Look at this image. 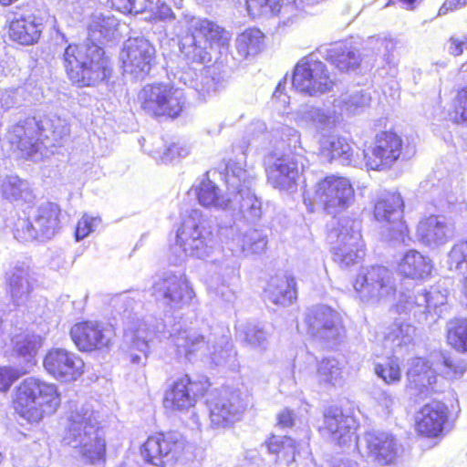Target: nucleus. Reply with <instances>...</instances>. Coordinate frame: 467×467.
Here are the masks:
<instances>
[{"label": "nucleus", "mask_w": 467, "mask_h": 467, "mask_svg": "<svg viewBox=\"0 0 467 467\" xmlns=\"http://www.w3.org/2000/svg\"><path fill=\"white\" fill-rule=\"evenodd\" d=\"M69 135L66 119L56 115L26 118L13 125L7 132V140L26 158L43 155L42 149L60 146Z\"/></svg>", "instance_id": "nucleus-1"}, {"label": "nucleus", "mask_w": 467, "mask_h": 467, "mask_svg": "<svg viewBox=\"0 0 467 467\" xmlns=\"http://www.w3.org/2000/svg\"><path fill=\"white\" fill-rule=\"evenodd\" d=\"M241 148L242 156L224 164V181L231 194V206L225 212V216L230 215L231 219L223 221L232 223L236 222L239 224L244 220L248 223H254L263 213L262 201L254 190L255 178L244 169V146Z\"/></svg>", "instance_id": "nucleus-2"}, {"label": "nucleus", "mask_w": 467, "mask_h": 467, "mask_svg": "<svg viewBox=\"0 0 467 467\" xmlns=\"http://www.w3.org/2000/svg\"><path fill=\"white\" fill-rule=\"evenodd\" d=\"M61 60L67 78L79 88L98 86L111 75L103 47L95 43L68 44Z\"/></svg>", "instance_id": "nucleus-3"}, {"label": "nucleus", "mask_w": 467, "mask_h": 467, "mask_svg": "<svg viewBox=\"0 0 467 467\" xmlns=\"http://www.w3.org/2000/svg\"><path fill=\"white\" fill-rule=\"evenodd\" d=\"M114 303L121 304L123 314L127 318H131V325L125 329L124 339L130 344L131 349L138 350L143 357L131 354L132 364L146 365L149 355L150 345L154 338L165 337V324L162 320L154 318L151 316L140 319L138 310L142 308L141 295L140 292H130L119 295L114 299Z\"/></svg>", "instance_id": "nucleus-4"}, {"label": "nucleus", "mask_w": 467, "mask_h": 467, "mask_svg": "<svg viewBox=\"0 0 467 467\" xmlns=\"http://www.w3.org/2000/svg\"><path fill=\"white\" fill-rule=\"evenodd\" d=\"M63 441L73 448H79L82 457L90 462L99 461L105 455L106 443L98 415L88 404L77 407L71 412Z\"/></svg>", "instance_id": "nucleus-5"}, {"label": "nucleus", "mask_w": 467, "mask_h": 467, "mask_svg": "<svg viewBox=\"0 0 467 467\" xmlns=\"http://www.w3.org/2000/svg\"><path fill=\"white\" fill-rule=\"evenodd\" d=\"M223 27L207 18H192L189 33L182 39L180 51L188 64L206 65L212 61L214 45L223 47L228 37Z\"/></svg>", "instance_id": "nucleus-6"}, {"label": "nucleus", "mask_w": 467, "mask_h": 467, "mask_svg": "<svg viewBox=\"0 0 467 467\" xmlns=\"http://www.w3.org/2000/svg\"><path fill=\"white\" fill-rule=\"evenodd\" d=\"M176 244L185 256L206 259L217 249V241L209 223L199 210H192L176 233Z\"/></svg>", "instance_id": "nucleus-7"}, {"label": "nucleus", "mask_w": 467, "mask_h": 467, "mask_svg": "<svg viewBox=\"0 0 467 467\" xmlns=\"http://www.w3.org/2000/svg\"><path fill=\"white\" fill-rule=\"evenodd\" d=\"M16 404L34 420L56 412L60 404L57 388L35 378H27L16 391Z\"/></svg>", "instance_id": "nucleus-8"}, {"label": "nucleus", "mask_w": 467, "mask_h": 467, "mask_svg": "<svg viewBox=\"0 0 467 467\" xmlns=\"http://www.w3.org/2000/svg\"><path fill=\"white\" fill-rule=\"evenodd\" d=\"M330 240L336 238L332 246L333 259L341 268L349 267L365 255L361 236V221L356 218L341 217L337 226L329 234Z\"/></svg>", "instance_id": "nucleus-9"}, {"label": "nucleus", "mask_w": 467, "mask_h": 467, "mask_svg": "<svg viewBox=\"0 0 467 467\" xmlns=\"http://www.w3.org/2000/svg\"><path fill=\"white\" fill-rule=\"evenodd\" d=\"M353 286L360 301L371 305L387 301L398 290L394 273L382 265L361 268Z\"/></svg>", "instance_id": "nucleus-10"}, {"label": "nucleus", "mask_w": 467, "mask_h": 467, "mask_svg": "<svg viewBox=\"0 0 467 467\" xmlns=\"http://www.w3.org/2000/svg\"><path fill=\"white\" fill-rule=\"evenodd\" d=\"M141 109L151 116L178 117L185 105V95L181 87L171 83L145 86L139 94Z\"/></svg>", "instance_id": "nucleus-11"}, {"label": "nucleus", "mask_w": 467, "mask_h": 467, "mask_svg": "<svg viewBox=\"0 0 467 467\" xmlns=\"http://www.w3.org/2000/svg\"><path fill=\"white\" fill-rule=\"evenodd\" d=\"M317 50L302 57L295 67L292 86L300 93L318 96L330 91L334 86L327 66L319 60Z\"/></svg>", "instance_id": "nucleus-12"}, {"label": "nucleus", "mask_w": 467, "mask_h": 467, "mask_svg": "<svg viewBox=\"0 0 467 467\" xmlns=\"http://www.w3.org/2000/svg\"><path fill=\"white\" fill-rule=\"evenodd\" d=\"M305 161L306 159L300 152L293 155L275 150L268 153L264 160L268 183L281 191H295Z\"/></svg>", "instance_id": "nucleus-13"}, {"label": "nucleus", "mask_w": 467, "mask_h": 467, "mask_svg": "<svg viewBox=\"0 0 467 467\" xmlns=\"http://www.w3.org/2000/svg\"><path fill=\"white\" fill-rule=\"evenodd\" d=\"M218 236L234 256L263 254L267 245V235L258 229H249L244 233L240 225L234 222H218Z\"/></svg>", "instance_id": "nucleus-14"}, {"label": "nucleus", "mask_w": 467, "mask_h": 467, "mask_svg": "<svg viewBox=\"0 0 467 467\" xmlns=\"http://www.w3.org/2000/svg\"><path fill=\"white\" fill-rule=\"evenodd\" d=\"M186 441L177 431L150 436L140 447L143 462L152 467H165L182 460Z\"/></svg>", "instance_id": "nucleus-15"}, {"label": "nucleus", "mask_w": 467, "mask_h": 467, "mask_svg": "<svg viewBox=\"0 0 467 467\" xmlns=\"http://www.w3.org/2000/svg\"><path fill=\"white\" fill-rule=\"evenodd\" d=\"M209 387L210 383L205 377L188 374L179 376L166 389L163 406L173 411H189L203 397Z\"/></svg>", "instance_id": "nucleus-16"}, {"label": "nucleus", "mask_w": 467, "mask_h": 467, "mask_svg": "<svg viewBox=\"0 0 467 467\" xmlns=\"http://www.w3.org/2000/svg\"><path fill=\"white\" fill-rule=\"evenodd\" d=\"M206 403L213 428H226L234 424L241 419L245 409L241 391L228 388L212 392Z\"/></svg>", "instance_id": "nucleus-17"}, {"label": "nucleus", "mask_w": 467, "mask_h": 467, "mask_svg": "<svg viewBox=\"0 0 467 467\" xmlns=\"http://www.w3.org/2000/svg\"><path fill=\"white\" fill-rule=\"evenodd\" d=\"M305 323L307 333L318 340L336 344L345 337L341 316L327 306L317 305L308 308Z\"/></svg>", "instance_id": "nucleus-18"}, {"label": "nucleus", "mask_w": 467, "mask_h": 467, "mask_svg": "<svg viewBox=\"0 0 467 467\" xmlns=\"http://www.w3.org/2000/svg\"><path fill=\"white\" fill-rule=\"evenodd\" d=\"M152 296L170 309L177 310L189 305L195 294L184 275L166 272L153 283Z\"/></svg>", "instance_id": "nucleus-19"}, {"label": "nucleus", "mask_w": 467, "mask_h": 467, "mask_svg": "<svg viewBox=\"0 0 467 467\" xmlns=\"http://www.w3.org/2000/svg\"><path fill=\"white\" fill-rule=\"evenodd\" d=\"M156 50L144 36L129 37L120 53L123 71L135 79H143L150 71Z\"/></svg>", "instance_id": "nucleus-20"}, {"label": "nucleus", "mask_w": 467, "mask_h": 467, "mask_svg": "<svg viewBox=\"0 0 467 467\" xmlns=\"http://www.w3.org/2000/svg\"><path fill=\"white\" fill-rule=\"evenodd\" d=\"M316 198L328 214L336 215L353 203L355 192L347 178L327 176L317 184Z\"/></svg>", "instance_id": "nucleus-21"}, {"label": "nucleus", "mask_w": 467, "mask_h": 467, "mask_svg": "<svg viewBox=\"0 0 467 467\" xmlns=\"http://www.w3.org/2000/svg\"><path fill=\"white\" fill-rule=\"evenodd\" d=\"M179 356L187 360L193 361L197 358L212 357L216 353V346L211 337L201 334L195 328H182L174 325L169 334Z\"/></svg>", "instance_id": "nucleus-22"}, {"label": "nucleus", "mask_w": 467, "mask_h": 467, "mask_svg": "<svg viewBox=\"0 0 467 467\" xmlns=\"http://www.w3.org/2000/svg\"><path fill=\"white\" fill-rule=\"evenodd\" d=\"M404 210V201L400 192H387L382 193L374 205L373 214L379 223L389 224L392 232L391 237L407 244L408 228L401 221Z\"/></svg>", "instance_id": "nucleus-23"}, {"label": "nucleus", "mask_w": 467, "mask_h": 467, "mask_svg": "<svg viewBox=\"0 0 467 467\" xmlns=\"http://www.w3.org/2000/svg\"><path fill=\"white\" fill-rule=\"evenodd\" d=\"M407 393L415 402L424 400L436 388L437 376L429 361L422 358H413L408 361Z\"/></svg>", "instance_id": "nucleus-24"}, {"label": "nucleus", "mask_w": 467, "mask_h": 467, "mask_svg": "<svg viewBox=\"0 0 467 467\" xmlns=\"http://www.w3.org/2000/svg\"><path fill=\"white\" fill-rule=\"evenodd\" d=\"M420 187L430 192L431 202L437 211L457 213L467 211V203L461 190H453L448 179L436 180L435 176H429Z\"/></svg>", "instance_id": "nucleus-25"}, {"label": "nucleus", "mask_w": 467, "mask_h": 467, "mask_svg": "<svg viewBox=\"0 0 467 467\" xmlns=\"http://www.w3.org/2000/svg\"><path fill=\"white\" fill-rule=\"evenodd\" d=\"M402 145L401 138L395 132L382 131L377 134L372 155L367 156V166L378 171L390 168L400 158Z\"/></svg>", "instance_id": "nucleus-26"}, {"label": "nucleus", "mask_w": 467, "mask_h": 467, "mask_svg": "<svg viewBox=\"0 0 467 467\" xmlns=\"http://www.w3.org/2000/svg\"><path fill=\"white\" fill-rule=\"evenodd\" d=\"M46 370L63 381L76 380L83 372L84 362L76 354L64 348H53L44 358Z\"/></svg>", "instance_id": "nucleus-27"}, {"label": "nucleus", "mask_w": 467, "mask_h": 467, "mask_svg": "<svg viewBox=\"0 0 467 467\" xmlns=\"http://www.w3.org/2000/svg\"><path fill=\"white\" fill-rule=\"evenodd\" d=\"M356 446L358 450L365 448L368 456L382 465L392 463L398 455L395 438L384 431H367L356 438Z\"/></svg>", "instance_id": "nucleus-28"}, {"label": "nucleus", "mask_w": 467, "mask_h": 467, "mask_svg": "<svg viewBox=\"0 0 467 467\" xmlns=\"http://www.w3.org/2000/svg\"><path fill=\"white\" fill-rule=\"evenodd\" d=\"M72 340L81 351H92L107 348L111 330L96 321H84L74 325L70 330Z\"/></svg>", "instance_id": "nucleus-29"}, {"label": "nucleus", "mask_w": 467, "mask_h": 467, "mask_svg": "<svg viewBox=\"0 0 467 467\" xmlns=\"http://www.w3.org/2000/svg\"><path fill=\"white\" fill-rule=\"evenodd\" d=\"M324 425L331 439L339 445H346L358 437L355 435L358 428L355 417L341 408L331 406L326 409Z\"/></svg>", "instance_id": "nucleus-30"}, {"label": "nucleus", "mask_w": 467, "mask_h": 467, "mask_svg": "<svg viewBox=\"0 0 467 467\" xmlns=\"http://www.w3.org/2000/svg\"><path fill=\"white\" fill-rule=\"evenodd\" d=\"M453 235V227L446 222L443 216L431 215L421 220L417 227L419 241L432 249L445 244Z\"/></svg>", "instance_id": "nucleus-31"}, {"label": "nucleus", "mask_w": 467, "mask_h": 467, "mask_svg": "<svg viewBox=\"0 0 467 467\" xmlns=\"http://www.w3.org/2000/svg\"><path fill=\"white\" fill-rule=\"evenodd\" d=\"M447 419V406L441 401L432 400L425 404L418 412L417 431L428 437H437L442 432Z\"/></svg>", "instance_id": "nucleus-32"}, {"label": "nucleus", "mask_w": 467, "mask_h": 467, "mask_svg": "<svg viewBox=\"0 0 467 467\" xmlns=\"http://www.w3.org/2000/svg\"><path fill=\"white\" fill-rule=\"evenodd\" d=\"M171 75L172 76V78L169 76L171 86L182 84L195 90L203 99L217 88V82L212 76L211 70L207 68L202 69L198 74L195 68L188 67L187 69L180 68L171 71Z\"/></svg>", "instance_id": "nucleus-33"}, {"label": "nucleus", "mask_w": 467, "mask_h": 467, "mask_svg": "<svg viewBox=\"0 0 467 467\" xmlns=\"http://www.w3.org/2000/svg\"><path fill=\"white\" fill-rule=\"evenodd\" d=\"M317 53L342 72L356 69L361 61L358 49L349 41L320 47L317 48Z\"/></svg>", "instance_id": "nucleus-34"}, {"label": "nucleus", "mask_w": 467, "mask_h": 467, "mask_svg": "<svg viewBox=\"0 0 467 467\" xmlns=\"http://www.w3.org/2000/svg\"><path fill=\"white\" fill-rule=\"evenodd\" d=\"M398 296L392 309L400 315H412L418 319L425 317L427 297L424 295L423 287H417L413 290L408 288L406 283H400L397 290Z\"/></svg>", "instance_id": "nucleus-35"}, {"label": "nucleus", "mask_w": 467, "mask_h": 467, "mask_svg": "<svg viewBox=\"0 0 467 467\" xmlns=\"http://www.w3.org/2000/svg\"><path fill=\"white\" fill-rule=\"evenodd\" d=\"M44 28L42 19L34 15H16L10 22V37L21 45H33Z\"/></svg>", "instance_id": "nucleus-36"}, {"label": "nucleus", "mask_w": 467, "mask_h": 467, "mask_svg": "<svg viewBox=\"0 0 467 467\" xmlns=\"http://www.w3.org/2000/svg\"><path fill=\"white\" fill-rule=\"evenodd\" d=\"M296 279L291 275L273 276L265 288V300L275 306H288L296 298Z\"/></svg>", "instance_id": "nucleus-37"}, {"label": "nucleus", "mask_w": 467, "mask_h": 467, "mask_svg": "<svg viewBox=\"0 0 467 467\" xmlns=\"http://www.w3.org/2000/svg\"><path fill=\"white\" fill-rule=\"evenodd\" d=\"M60 208L54 202H44L37 207L34 215L33 223L39 241L51 239L59 228Z\"/></svg>", "instance_id": "nucleus-38"}, {"label": "nucleus", "mask_w": 467, "mask_h": 467, "mask_svg": "<svg viewBox=\"0 0 467 467\" xmlns=\"http://www.w3.org/2000/svg\"><path fill=\"white\" fill-rule=\"evenodd\" d=\"M298 125L314 129L317 132L330 130L335 126V116L329 111L313 105H301L296 112Z\"/></svg>", "instance_id": "nucleus-39"}, {"label": "nucleus", "mask_w": 467, "mask_h": 467, "mask_svg": "<svg viewBox=\"0 0 467 467\" xmlns=\"http://www.w3.org/2000/svg\"><path fill=\"white\" fill-rule=\"evenodd\" d=\"M398 269L406 278L425 280L431 275L433 265L430 257L416 250H409L401 258Z\"/></svg>", "instance_id": "nucleus-40"}, {"label": "nucleus", "mask_w": 467, "mask_h": 467, "mask_svg": "<svg viewBox=\"0 0 467 467\" xmlns=\"http://www.w3.org/2000/svg\"><path fill=\"white\" fill-rule=\"evenodd\" d=\"M195 194L199 203L203 207L222 210L225 213L231 206L229 192L226 194H221L217 185L209 179L201 182L195 189Z\"/></svg>", "instance_id": "nucleus-41"}, {"label": "nucleus", "mask_w": 467, "mask_h": 467, "mask_svg": "<svg viewBox=\"0 0 467 467\" xmlns=\"http://www.w3.org/2000/svg\"><path fill=\"white\" fill-rule=\"evenodd\" d=\"M118 21L110 15L94 14L88 25V40L87 43H95L99 46L115 37Z\"/></svg>", "instance_id": "nucleus-42"}, {"label": "nucleus", "mask_w": 467, "mask_h": 467, "mask_svg": "<svg viewBox=\"0 0 467 467\" xmlns=\"http://www.w3.org/2000/svg\"><path fill=\"white\" fill-rule=\"evenodd\" d=\"M220 272L227 276L214 287L215 296L229 306H234L236 301V291L234 288L233 281L237 277V263L234 258L226 259L220 263Z\"/></svg>", "instance_id": "nucleus-43"}, {"label": "nucleus", "mask_w": 467, "mask_h": 467, "mask_svg": "<svg viewBox=\"0 0 467 467\" xmlns=\"http://www.w3.org/2000/svg\"><path fill=\"white\" fill-rule=\"evenodd\" d=\"M264 37L257 28H249L240 34L235 40L239 59H248L259 54L264 47Z\"/></svg>", "instance_id": "nucleus-44"}, {"label": "nucleus", "mask_w": 467, "mask_h": 467, "mask_svg": "<svg viewBox=\"0 0 467 467\" xmlns=\"http://www.w3.org/2000/svg\"><path fill=\"white\" fill-rule=\"evenodd\" d=\"M415 327L405 322L395 321L387 328L385 342L389 344L394 353L400 352L409 347L414 339Z\"/></svg>", "instance_id": "nucleus-45"}, {"label": "nucleus", "mask_w": 467, "mask_h": 467, "mask_svg": "<svg viewBox=\"0 0 467 467\" xmlns=\"http://www.w3.org/2000/svg\"><path fill=\"white\" fill-rule=\"evenodd\" d=\"M1 192L3 197L10 202H31L34 199L28 182L16 175H9L3 180Z\"/></svg>", "instance_id": "nucleus-46"}, {"label": "nucleus", "mask_w": 467, "mask_h": 467, "mask_svg": "<svg viewBox=\"0 0 467 467\" xmlns=\"http://www.w3.org/2000/svg\"><path fill=\"white\" fill-rule=\"evenodd\" d=\"M9 289L12 300L16 306H22L29 298L32 291L28 269L16 267L9 278Z\"/></svg>", "instance_id": "nucleus-47"}, {"label": "nucleus", "mask_w": 467, "mask_h": 467, "mask_svg": "<svg viewBox=\"0 0 467 467\" xmlns=\"http://www.w3.org/2000/svg\"><path fill=\"white\" fill-rule=\"evenodd\" d=\"M371 97L364 89H355L342 94L334 100V106L348 115H357L368 107Z\"/></svg>", "instance_id": "nucleus-48"}, {"label": "nucleus", "mask_w": 467, "mask_h": 467, "mask_svg": "<svg viewBox=\"0 0 467 467\" xmlns=\"http://www.w3.org/2000/svg\"><path fill=\"white\" fill-rule=\"evenodd\" d=\"M238 333L240 338L253 348L259 349L261 351L267 348L268 335L259 324L247 322L246 324L240 326Z\"/></svg>", "instance_id": "nucleus-49"}, {"label": "nucleus", "mask_w": 467, "mask_h": 467, "mask_svg": "<svg viewBox=\"0 0 467 467\" xmlns=\"http://www.w3.org/2000/svg\"><path fill=\"white\" fill-rule=\"evenodd\" d=\"M14 352L23 358L27 363L31 362L42 345V338L38 335L25 334L16 336L13 339Z\"/></svg>", "instance_id": "nucleus-50"}, {"label": "nucleus", "mask_w": 467, "mask_h": 467, "mask_svg": "<svg viewBox=\"0 0 467 467\" xmlns=\"http://www.w3.org/2000/svg\"><path fill=\"white\" fill-rule=\"evenodd\" d=\"M342 364L334 358H323L317 367V378L320 383L337 386L342 382Z\"/></svg>", "instance_id": "nucleus-51"}, {"label": "nucleus", "mask_w": 467, "mask_h": 467, "mask_svg": "<svg viewBox=\"0 0 467 467\" xmlns=\"http://www.w3.org/2000/svg\"><path fill=\"white\" fill-rule=\"evenodd\" d=\"M322 149L327 151L331 160H338L343 165H349L352 161L353 150L344 138L331 137L323 142Z\"/></svg>", "instance_id": "nucleus-52"}, {"label": "nucleus", "mask_w": 467, "mask_h": 467, "mask_svg": "<svg viewBox=\"0 0 467 467\" xmlns=\"http://www.w3.org/2000/svg\"><path fill=\"white\" fill-rule=\"evenodd\" d=\"M281 145L277 149L281 153H301L304 156V149L301 146V136L298 130L287 125H282L276 130Z\"/></svg>", "instance_id": "nucleus-53"}, {"label": "nucleus", "mask_w": 467, "mask_h": 467, "mask_svg": "<svg viewBox=\"0 0 467 467\" xmlns=\"http://www.w3.org/2000/svg\"><path fill=\"white\" fill-rule=\"evenodd\" d=\"M447 339L457 350L467 351V318H456L447 324Z\"/></svg>", "instance_id": "nucleus-54"}, {"label": "nucleus", "mask_w": 467, "mask_h": 467, "mask_svg": "<svg viewBox=\"0 0 467 467\" xmlns=\"http://www.w3.org/2000/svg\"><path fill=\"white\" fill-rule=\"evenodd\" d=\"M237 5L244 6L248 15L256 18L262 16L279 15L280 6L272 0H234Z\"/></svg>", "instance_id": "nucleus-55"}, {"label": "nucleus", "mask_w": 467, "mask_h": 467, "mask_svg": "<svg viewBox=\"0 0 467 467\" xmlns=\"http://www.w3.org/2000/svg\"><path fill=\"white\" fill-rule=\"evenodd\" d=\"M269 452L278 454L283 452L287 462H294L296 455V441L288 436H272L266 442Z\"/></svg>", "instance_id": "nucleus-56"}, {"label": "nucleus", "mask_w": 467, "mask_h": 467, "mask_svg": "<svg viewBox=\"0 0 467 467\" xmlns=\"http://www.w3.org/2000/svg\"><path fill=\"white\" fill-rule=\"evenodd\" d=\"M375 374L387 384H394L400 381L401 373L398 360L390 359L383 364H376Z\"/></svg>", "instance_id": "nucleus-57"}, {"label": "nucleus", "mask_w": 467, "mask_h": 467, "mask_svg": "<svg viewBox=\"0 0 467 467\" xmlns=\"http://www.w3.org/2000/svg\"><path fill=\"white\" fill-rule=\"evenodd\" d=\"M13 234L19 242L39 240L33 220L29 218H17L13 226Z\"/></svg>", "instance_id": "nucleus-58"}, {"label": "nucleus", "mask_w": 467, "mask_h": 467, "mask_svg": "<svg viewBox=\"0 0 467 467\" xmlns=\"http://www.w3.org/2000/svg\"><path fill=\"white\" fill-rule=\"evenodd\" d=\"M451 271H461L467 265V240L455 244L448 254Z\"/></svg>", "instance_id": "nucleus-59"}, {"label": "nucleus", "mask_w": 467, "mask_h": 467, "mask_svg": "<svg viewBox=\"0 0 467 467\" xmlns=\"http://www.w3.org/2000/svg\"><path fill=\"white\" fill-rule=\"evenodd\" d=\"M435 364L436 366H439L440 364L443 366L441 371L447 377H457L458 375L461 376L466 369V366L462 361H457L451 356L444 353H441L437 357Z\"/></svg>", "instance_id": "nucleus-60"}, {"label": "nucleus", "mask_w": 467, "mask_h": 467, "mask_svg": "<svg viewBox=\"0 0 467 467\" xmlns=\"http://www.w3.org/2000/svg\"><path fill=\"white\" fill-rule=\"evenodd\" d=\"M451 119L457 124L467 125V85L457 93Z\"/></svg>", "instance_id": "nucleus-61"}, {"label": "nucleus", "mask_w": 467, "mask_h": 467, "mask_svg": "<svg viewBox=\"0 0 467 467\" xmlns=\"http://www.w3.org/2000/svg\"><path fill=\"white\" fill-rule=\"evenodd\" d=\"M188 153L189 150L187 148L180 146L179 144L176 143L165 146L162 150L155 149L150 152L154 159L161 161L164 163L171 161L176 157H184Z\"/></svg>", "instance_id": "nucleus-62"}, {"label": "nucleus", "mask_w": 467, "mask_h": 467, "mask_svg": "<svg viewBox=\"0 0 467 467\" xmlns=\"http://www.w3.org/2000/svg\"><path fill=\"white\" fill-rule=\"evenodd\" d=\"M117 9L124 12L142 13L148 8H151L153 0H110Z\"/></svg>", "instance_id": "nucleus-63"}, {"label": "nucleus", "mask_w": 467, "mask_h": 467, "mask_svg": "<svg viewBox=\"0 0 467 467\" xmlns=\"http://www.w3.org/2000/svg\"><path fill=\"white\" fill-rule=\"evenodd\" d=\"M155 18L164 21L172 22L176 19L177 15L173 12L170 5L164 1L158 0L155 6L150 8Z\"/></svg>", "instance_id": "nucleus-64"}]
</instances>
